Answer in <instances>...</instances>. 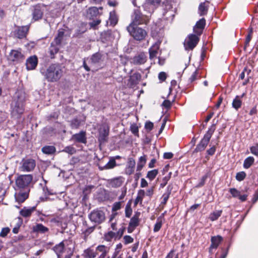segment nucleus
Returning a JSON list of instances; mask_svg holds the SVG:
<instances>
[{"instance_id": "864d4df0", "label": "nucleus", "mask_w": 258, "mask_h": 258, "mask_svg": "<svg viewBox=\"0 0 258 258\" xmlns=\"http://www.w3.org/2000/svg\"><path fill=\"white\" fill-rule=\"evenodd\" d=\"M162 224L161 221H159V220L158 219V221L156 222V223L154 225V230H153L155 232H158L161 228Z\"/></svg>"}, {"instance_id": "49530a36", "label": "nucleus", "mask_w": 258, "mask_h": 258, "mask_svg": "<svg viewBox=\"0 0 258 258\" xmlns=\"http://www.w3.org/2000/svg\"><path fill=\"white\" fill-rule=\"evenodd\" d=\"M246 176V173L244 171L238 172L236 175V179L239 181L243 180Z\"/></svg>"}, {"instance_id": "338daca9", "label": "nucleus", "mask_w": 258, "mask_h": 258, "mask_svg": "<svg viewBox=\"0 0 258 258\" xmlns=\"http://www.w3.org/2000/svg\"><path fill=\"white\" fill-rule=\"evenodd\" d=\"M145 195H146V193H145V191L143 189L139 190L138 191V196L141 198L143 199Z\"/></svg>"}, {"instance_id": "052dcab7", "label": "nucleus", "mask_w": 258, "mask_h": 258, "mask_svg": "<svg viewBox=\"0 0 258 258\" xmlns=\"http://www.w3.org/2000/svg\"><path fill=\"white\" fill-rule=\"evenodd\" d=\"M61 38H59V37L56 36L52 42L54 43V44H56V45H59L61 43Z\"/></svg>"}, {"instance_id": "ea45409f", "label": "nucleus", "mask_w": 258, "mask_h": 258, "mask_svg": "<svg viewBox=\"0 0 258 258\" xmlns=\"http://www.w3.org/2000/svg\"><path fill=\"white\" fill-rule=\"evenodd\" d=\"M105 239L108 241H111L113 238L116 239L115 233L112 231H109L105 234Z\"/></svg>"}, {"instance_id": "bb28decb", "label": "nucleus", "mask_w": 258, "mask_h": 258, "mask_svg": "<svg viewBox=\"0 0 258 258\" xmlns=\"http://www.w3.org/2000/svg\"><path fill=\"white\" fill-rule=\"evenodd\" d=\"M208 2L202 3L199 7V13L200 16L206 15L208 10Z\"/></svg>"}, {"instance_id": "f8f14e48", "label": "nucleus", "mask_w": 258, "mask_h": 258, "mask_svg": "<svg viewBox=\"0 0 258 258\" xmlns=\"http://www.w3.org/2000/svg\"><path fill=\"white\" fill-rule=\"evenodd\" d=\"M148 60L147 54L142 52L137 53L133 57L131 58V62L134 65L144 64Z\"/></svg>"}, {"instance_id": "c85d7f7f", "label": "nucleus", "mask_w": 258, "mask_h": 258, "mask_svg": "<svg viewBox=\"0 0 258 258\" xmlns=\"http://www.w3.org/2000/svg\"><path fill=\"white\" fill-rule=\"evenodd\" d=\"M98 253L93 249L89 248L84 250V255L86 258H95Z\"/></svg>"}, {"instance_id": "c9c22d12", "label": "nucleus", "mask_w": 258, "mask_h": 258, "mask_svg": "<svg viewBox=\"0 0 258 258\" xmlns=\"http://www.w3.org/2000/svg\"><path fill=\"white\" fill-rule=\"evenodd\" d=\"M42 151L46 154H52L55 151V148L54 146H49L42 148Z\"/></svg>"}, {"instance_id": "f257e3e1", "label": "nucleus", "mask_w": 258, "mask_h": 258, "mask_svg": "<svg viewBox=\"0 0 258 258\" xmlns=\"http://www.w3.org/2000/svg\"><path fill=\"white\" fill-rule=\"evenodd\" d=\"M25 95L20 91L15 93L11 103V114L13 118L18 119L24 111Z\"/></svg>"}, {"instance_id": "2f4dec72", "label": "nucleus", "mask_w": 258, "mask_h": 258, "mask_svg": "<svg viewBox=\"0 0 258 258\" xmlns=\"http://www.w3.org/2000/svg\"><path fill=\"white\" fill-rule=\"evenodd\" d=\"M222 213V210L215 211L210 214L209 215V219L212 221H215L217 220L219 217L221 216Z\"/></svg>"}, {"instance_id": "69168bd1", "label": "nucleus", "mask_w": 258, "mask_h": 258, "mask_svg": "<svg viewBox=\"0 0 258 258\" xmlns=\"http://www.w3.org/2000/svg\"><path fill=\"white\" fill-rule=\"evenodd\" d=\"M101 21L99 20H94L90 23V26L92 27H95L100 23Z\"/></svg>"}, {"instance_id": "412c9836", "label": "nucleus", "mask_w": 258, "mask_h": 258, "mask_svg": "<svg viewBox=\"0 0 258 258\" xmlns=\"http://www.w3.org/2000/svg\"><path fill=\"white\" fill-rule=\"evenodd\" d=\"M136 165L135 160L130 158L128 159L127 161V167L126 168V172L129 175L132 174L134 172L135 167Z\"/></svg>"}, {"instance_id": "72a5a7b5", "label": "nucleus", "mask_w": 258, "mask_h": 258, "mask_svg": "<svg viewBox=\"0 0 258 258\" xmlns=\"http://www.w3.org/2000/svg\"><path fill=\"white\" fill-rule=\"evenodd\" d=\"M242 102L240 97L237 96L233 100L232 107L237 110L241 106Z\"/></svg>"}, {"instance_id": "13d9d810", "label": "nucleus", "mask_w": 258, "mask_h": 258, "mask_svg": "<svg viewBox=\"0 0 258 258\" xmlns=\"http://www.w3.org/2000/svg\"><path fill=\"white\" fill-rule=\"evenodd\" d=\"M121 208V203L116 202L115 203L112 207V210L114 211H117Z\"/></svg>"}, {"instance_id": "e2e57ef3", "label": "nucleus", "mask_w": 258, "mask_h": 258, "mask_svg": "<svg viewBox=\"0 0 258 258\" xmlns=\"http://www.w3.org/2000/svg\"><path fill=\"white\" fill-rule=\"evenodd\" d=\"M216 151V148L214 146L211 147L210 149L207 151V153L209 155H213Z\"/></svg>"}, {"instance_id": "7c9ffc66", "label": "nucleus", "mask_w": 258, "mask_h": 258, "mask_svg": "<svg viewBox=\"0 0 258 258\" xmlns=\"http://www.w3.org/2000/svg\"><path fill=\"white\" fill-rule=\"evenodd\" d=\"M141 79V75L139 73H135L130 77V81L133 85L137 84Z\"/></svg>"}, {"instance_id": "4c0bfd02", "label": "nucleus", "mask_w": 258, "mask_h": 258, "mask_svg": "<svg viewBox=\"0 0 258 258\" xmlns=\"http://www.w3.org/2000/svg\"><path fill=\"white\" fill-rule=\"evenodd\" d=\"M254 159L252 157H248L246 158L243 163V167L244 168L247 169L250 167V166L253 164L254 162Z\"/></svg>"}, {"instance_id": "a211bd4d", "label": "nucleus", "mask_w": 258, "mask_h": 258, "mask_svg": "<svg viewBox=\"0 0 258 258\" xmlns=\"http://www.w3.org/2000/svg\"><path fill=\"white\" fill-rule=\"evenodd\" d=\"M206 23L205 19L202 18L198 21L195 27H194V32L195 34L198 35H200L203 31V29L205 27Z\"/></svg>"}, {"instance_id": "a19ab883", "label": "nucleus", "mask_w": 258, "mask_h": 258, "mask_svg": "<svg viewBox=\"0 0 258 258\" xmlns=\"http://www.w3.org/2000/svg\"><path fill=\"white\" fill-rule=\"evenodd\" d=\"M170 193H171L170 191L169 190H167V191L163 195L162 198V201H161V205L164 206L166 204V203L169 199Z\"/></svg>"}, {"instance_id": "6e6d98bb", "label": "nucleus", "mask_w": 258, "mask_h": 258, "mask_svg": "<svg viewBox=\"0 0 258 258\" xmlns=\"http://www.w3.org/2000/svg\"><path fill=\"white\" fill-rule=\"evenodd\" d=\"M153 126L154 124L153 122L151 121H147L145 123V127L147 130L150 131L153 129Z\"/></svg>"}, {"instance_id": "37998d69", "label": "nucleus", "mask_w": 258, "mask_h": 258, "mask_svg": "<svg viewBox=\"0 0 258 258\" xmlns=\"http://www.w3.org/2000/svg\"><path fill=\"white\" fill-rule=\"evenodd\" d=\"M130 130L135 136L139 137V127L136 123L131 125Z\"/></svg>"}, {"instance_id": "4be33fe9", "label": "nucleus", "mask_w": 258, "mask_h": 258, "mask_svg": "<svg viewBox=\"0 0 258 258\" xmlns=\"http://www.w3.org/2000/svg\"><path fill=\"white\" fill-rule=\"evenodd\" d=\"M29 30V27L27 26L18 27L17 30L16 35L19 38H22L26 36Z\"/></svg>"}, {"instance_id": "a878e982", "label": "nucleus", "mask_w": 258, "mask_h": 258, "mask_svg": "<svg viewBox=\"0 0 258 258\" xmlns=\"http://www.w3.org/2000/svg\"><path fill=\"white\" fill-rule=\"evenodd\" d=\"M33 230L35 232L41 233H45L48 231V229L42 224H37L35 226H33Z\"/></svg>"}, {"instance_id": "f704fd0d", "label": "nucleus", "mask_w": 258, "mask_h": 258, "mask_svg": "<svg viewBox=\"0 0 258 258\" xmlns=\"http://www.w3.org/2000/svg\"><path fill=\"white\" fill-rule=\"evenodd\" d=\"M59 50V47L58 45L54 44V43H51V45L49 48V52L51 54V57H54V55L58 52Z\"/></svg>"}, {"instance_id": "0e129e2a", "label": "nucleus", "mask_w": 258, "mask_h": 258, "mask_svg": "<svg viewBox=\"0 0 258 258\" xmlns=\"http://www.w3.org/2000/svg\"><path fill=\"white\" fill-rule=\"evenodd\" d=\"M173 155L172 153L167 152L165 153L163 155V157L165 159H169L172 158Z\"/></svg>"}, {"instance_id": "de8ad7c7", "label": "nucleus", "mask_w": 258, "mask_h": 258, "mask_svg": "<svg viewBox=\"0 0 258 258\" xmlns=\"http://www.w3.org/2000/svg\"><path fill=\"white\" fill-rule=\"evenodd\" d=\"M229 191L232 196L234 198H238L240 196V192L235 188H230Z\"/></svg>"}, {"instance_id": "393cba45", "label": "nucleus", "mask_w": 258, "mask_h": 258, "mask_svg": "<svg viewBox=\"0 0 258 258\" xmlns=\"http://www.w3.org/2000/svg\"><path fill=\"white\" fill-rule=\"evenodd\" d=\"M73 139H75L77 142L82 143H86V138L85 137V133L84 132H81L78 134L74 135L72 137Z\"/></svg>"}, {"instance_id": "09e8293b", "label": "nucleus", "mask_w": 258, "mask_h": 258, "mask_svg": "<svg viewBox=\"0 0 258 258\" xmlns=\"http://www.w3.org/2000/svg\"><path fill=\"white\" fill-rule=\"evenodd\" d=\"M199 77V71L196 70L192 74L191 77L189 78V81L190 82H192L196 79H197Z\"/></svg>"}, {"instance_id": "b1692460", "label": "nucleus", "mask_w": 258, "mask_h": 258, "mask_svg": "<svg viewBox=\"0 0 258 258\" xmlns=\"http://www.w3.org/2000/svg\"><path fill=\"white\" fill-rule=\"evenodd\" d=\"M66 250L67 249L64 248L63 242H60L54 247V251L56 253L58 258H61L62 253L65 252Z\"/></svg>"}, {"instance_id": "bf43d9fd", "label": "nucleus", "mask_w": 258, "mask_h": 258, "mask_svg": "<svg viewBox=\"0 0 258 258\" xmlns=\"http://www.w3.org/2000/svg\"><path fill=\"white\" fill-rule=\"evenodd\" d=\"M159 79L163 81L166 78V74L164 72H160L158 75Z\"/></svg>"}, {"instance_id": "4468645a", "label": "nucleus", "mask_w": 258, "mask_h": 258, "mask_svg": "<svg viewBox=\"0 0 258 258\" xmlns=\"http://www.w3.org/2000/svg\"><path fill=\"white\" fill-rule=\"evenodd\" d=\"M160 3L161 0H146L143 7L146 11L149 13H151L153 12Z\"/></svg>"}, {"instance_id": "603ef678", "label": "nucleus", "mask_w": 258, "mask_h": 258, "mask_svg": "<svg viewBox=\"0 0 258 258\" xmlns=\"http://www.w3.org/2000/svg\"><path fill=\"white\" fill-rule=\"evenodd\" d=\"M124 230H125V228L122 227V228H120L116 233H115L116 238L117 239H119L121 238V237L123 234Z\"/></svg>"}, {"instance_id": "774afa93", "label": "nucleus", "mask_w": 258, "mask_h": 258, "mask_svg": "<svg viewBox=\"0 0 258 258\" xmlns=\"http://www.w3.org/2000/svg\"><path fill=\"white\" fill-rule=\"evenodd\" d=\"M258 200V190L255 192L253 198L252 200L253 204L255 203Z\"/></svg>"}, {"instance_id": "6ab92c4d", "label": "nucleus", "mask_w": 258, "mask_h": 258, "mask_svg": "<svg viewBox=\"0 0 258 258\" xmlns=\"http://www.w3.org/2000/svg\"><path fill=\"white\" fill-rule=\"evenodd\" d=\"M38 63V59L36 56H30L27 59L26 63V68L28 70H32L35 69Z\"/></svg>"}, {"instance_id": "79ce46f5", "label": "nucleus", "mask_w": 258, "mask_h": 258, "mask_svg": "<svg viewBox=\"0 0 258 258\" xmlns=\"http://www.w3.org/2000/svg\"><path fill=\"white\" fill-rule=\"evenodd\" d=\"M158 172L157 169H154L151 171H149L148 172L147 177L150 179V180L154 179L156 175H157Z\"/></svg>"}, {"instance_id": "9d476101", "label": "nucleus", "mask_w": 258, "mask_h": 258, "mask_svg": "<svg viewBox=\"0 0 258 258\" xmlns=\"http://www.w3.org/2000/svg\"><path fill=\"white\" fill-rule=\"evenodd\" d=\"M148 21V17L143 15L139 11H135L133 16V22L130 25L138 26L142 24H146Z\"/></svg>"}, {"instance_id": "8fccbe9b", "label": "nucleus", "mask_w": 258, "mask_h": 258, "mask_svg": "<svg viewBox=\"0 0 258 258\" xmlns=\"http://www.w3.org/2000/svg\"><path fill=\"white\" fill-rule=\"evenodd\" d=\"M10 229L8 227L3 228L0 233V237H5L10 232Z\"/></svg>"}, {"instance_id": "2eb2a0df", "label": "nucleus", "mask_w": 258, "mask_h": 258, "mask_svg": "<svg viewBox=\"0 0 258 258\" xmlns=\"http://www.w3.org/2000/svg\"><path fill=\"white\" fill-rule=\"evenodd\" d=\"M45 7L42 5H38L34 7L32 12V19L34 21H37L41 19L43 15Z\"/></svg>"}, {"instance_id": "5701e85b", "label": "nucleus", "mask_w": 258, "mask_h": 258, "mask_svg": "<svg viewBox=\"0 0 258 258\" xmlns=\"http://www.w3.org/2000/svg\"><path fill=\"white\" fill-rule=\"evenodd\" d=\"M123 181V178L122 177H118L111 179L109 182V185L112 187L117 188L122 185Z\"/></svg>"}, {"instance_id": "4d7b16f0", "label": "nucleus", "mask_w": 258, "mask_h": 258, "mask_svg": "<svg viewBox=\"0 0 258 258\" xmlns=\"http://www.w3.org/2000/svg\"><path fill=\"white\" fill-rule=\"evenodd\" d=\"M250 150L252 154L258 156V145L251 147Z\"/></svg>"}, {"instance_id": "1a4fd4ad", "label": "nucleus", "mask_w": 258, "mask_h": 258, "mask_svg": "<svg viewBox=\"0 0 258 258\" xmlns=\"http://www.w3.org/2000/svg\"><path fill=\"white\" fill-rule=\"evenodd\" d=\"M36 165L35 161L32 159H23L21 162L20 170L23 172H30L34 169Z\"/></svg>"}, {"instance_id": "f03ea898", "label": "nucleus", "mask_w": 258, "mask_h": 258, "mask_svg": "<svg viewBox=\"0 0 258 258\" xmlns=\"http://www.w3.org/2000/svg\"><path fill=\"white\" fill-rule=\"evenodd\" d=\"M41 73L48 82H56L62 76L63 70L58 64H52Z\"/></svg>"}, {"instance_id": "ddd939ff", "label": "nucleus", "mask_w": 258, "mask_h": 258, "mask_svg": "<svg viewBox=\"0 0 258 258\" xmlns=\"http://www.w3.org/2000/svg\"><path fill=\"white\" fill-rule=\"evenodd\" d=\"M156 41L151 46L149 49V58L152 60L158 54L160 51V46L162 42L161 38H156Z\"/></svg>"}, {"instance_id": "0eeeda50", "label": "nucleus", "mask_w": 258, "mask_h": 258, "mask_svg": "<svg viewBox=\"0 0 258 258\" xmlns=\"http://www.w3.org/2000/svg\"><path fill=\"white\" fill-rule=\"evenodd\" d=\"M98 140L100 143H104L107 141L109 133V126L107 123H102L98 129Z\"/></svg>"}, {"instance_id": "9b49d317", "label": "nucleus", "mask_w": 258, "mask_h": 258, "mask_svg": "<svg viewBox=\"0 0 258 258\" xmlns=\"http://www.w3.org/2000/svg\"><path fill=\"white\" fill-rule=\"evenodd\" d=\"M33 179L31 174L23 175L20 176L16 180L17 185L20 188H24L28 186L32 181Z\"/></svg>"}, {"instance_id": "3c124183", "label": "nucleus", "mask_w": 258, "mask_h": 258, "mask_svg": "<svg viewBox=\"0 0 258 258\" xmlns=\"http://www.w3.org/2000/svg\"><path fill=\"white\" fill-rule=\"evenodd\" d=\"M89 13L90 14L93 15V16H96L99 14V9L97 7H92L89 9Z\"/></svg>"}, {"instance_id": "c756f323", "label": "nucleus", "mask_w": 258, "mask_h": 258, "mask_svg": "<svg viewBox=\"0 0 258 258\" xmlns=\"http://www.w3.org/2000/svg\"><path fill=\"white\" fill-rule=\"evenodd\" d=\"M35 209V208L34 207L29 209L25 208L20 211V213L22 216L24 217H28L31 215Z\"/></svg>"}, {"instance_id": "473e14b6", "label": "nucleus", "mask_w": 258, "mask_h": 258, "mask_svg": "<svg viewBox=\"0 0 258 258\" xmlns=\"http://www.w3.org/2000/svg\"><path fill=\"white\" fill-rule=\"evenodd\" d=\"M146 163V159L145 156H141L139 158V162L137 167V171H141Z\"/></svg>"}, {"instance_id": "dca6fc26", "label": "nucleus", "mask_w": 258, "mask_h": 258, "mask_svg": "<svg viewBox=\"0 0 258 258\" xmlns=\"http://www.w3.org/2000/svg\"><path fill=\"white\" fill-rule=\"evenodd\" d=\"M9 59L13 61H19L24 59V55L20 50H12L9 55Z\"/></svg>"}, {"instance_id": "20e7f679", "label": "nucleus", "mask_w": 258, "mask_h": 258, "mask_svg": "<svg viewBox=\"0 0 258 258\" xmlns=\"http://www.w3.org/2000/svg\"><path fill=\"white\" fill-rule=\"evenodd\" d=\"M215 130L214 125L211 127L207 131V133L205 135L204 138L202 139L200 143L197 146L196 149L193 152V153H197L204 151L207 146L210 140L212 137V134Z\"/></svg>"}, {"instance_id": "e433bc0d", "label": "nucleus", "mask_w": 258, "mask_h": 258, "mask_svg": "<svg viewBox=\"0 0 258 258\" xmlns=\"http://www.w3.org/2000/svg\"><path fill=\"white\" fill-rule=\"evenodd\" d=\"M116 165L115 160H110L104 166H99V168L100 170L108 169L113 168Z\"/></svg>"}, {"instance_id": "f3484780", "label": "nucleus", "mask_w": 258, "mask_h": 258, "mask_svg": "<svg viewBox=\"0 0 258 258\" xmlns=\"http://www.w3.org/2000/svg\"><path fill=\"white\" fill-rule=\"evenodd\" d=\"M140 213H137L135 215L131 218V221L129 223L128 227V232L131 233L135 229V228L139 225V216Z\"/></svg>"}, {"instance_id": "a18cd8bd", "label": "nucleus", "mask_w": 258, "mask_h": 258, "mask_svg": "<svg viewBox=\"0 0 258 258\" xmlns=\"http://www.w3.org/2000/svg\"><path fill=\"white\" fill-rule=\"evenodd\" d=\"M125 214L126 217L130 218L132 214V209L130 204H127L125 208Z\"/></svg>"}, {"instance_id": "680f3d73", "label": "nucleus", "mask_w": 258, "mask_h": 258, "mask_svg": "<svg viewBox=\"0 0 258 258\" xmlns=\"http://www.w3.org/2000/svg\"><path fill=\"white\" fill-rule=\"evenodd\" d=\"M162 106L166 108H168L171 106V102L168 100H166L162 103Z\"/></svg>"}, {"instance_id": "6e6552de", "label": "nucleus", "mask_w": 258, "mask_h": 258, "mask_svg": "<svg viewBox=\"0 0 258 258\" xmlns=\"http://www.w3.org/2000/svg\"><path fill=\"white\" fill-rule=\"evenodd\" d=\"M199 41V38L198 35L190 34L185 39L184 42V46L186 50L192 49L198 44Z\"/></svg>"}, {"instance_id": "aec40b11", "label": "nucleus", "mask_w": 258, "mask_h": 258, "mask_svg": "<svg viewBox=\"0 0 258 258\" xmlns=\"http://www.w3.org/2000/svg\"><path fill=\"white\" fill-rule=\"evenodd\" d=\"M222 240L223 238L220 235L212 236L211 237V244L210 247L209 252L212 253V249L217 248Z\"/></svg>"}, {"instance_id": "5fc2aeb1", "label": "nucleus", "mask_w": 258, "mask_h": 258, "mask_svg": "<svg viewBox=\"0 0 258 258\" xmlns=\"http://www.w3.org/2000/svg\"><path fill=\"white\" fill-rule=\"evenodd\" d=\"M124 242L125 244L132 243L134 239L129 235H125L123 237Z\"/></svg>"}, {"instance_id": "c03bdc74", "label": "nucleus", "mask_w": 258, "mask_h": 258, "mask_svg": "<svg viewBox=\"0 0 258 258\" xmlns=\"http://www.w3.org/2000/svg\"><path fill=\"white\" fill-rule=\"evenodd\" d=\"M62 151L73 155L76 153V150L72 146H67Z\"/></svg>"}, {"instance_id": "cd10ccee", "label": "nucleus", "mask_w": 258, "mask_h": 258, "mask_svg": "<svg viewBox=\"0 0 258 258\" xmlns=\"http://www.w3.org/2000/svg\"><path fill=\"white\" fill-rule=\"evenodd\" d=\"M28 196V194L26 192L22 191L17 193L15 195L16 200L19 203L24 202Z\"/></svg>"}, {"instance_id": "58836bf2", "label": "nucleus", "mask_w": 258, "mask_h": 258, "mask_svg": "<svg viewBox=\"0 0 258 258\" xmlns=\"http://www.w3.org/2000/svg\"><path fill=\"white\" fill-rule=\"evenodd\" d=\"M109 251V248L104 245H98L96 249V251H99L101 252V254L106 255L107 253Z\"/></svg>"}, {"instance_id": "7ed1b4c3", "label": "nucleus", "mask_w": 258, "mask_h": 258, "mask_svg": "<svg viewBox=\"0 0 258 258\" xmlns=\"http://www.w3.org/2000/svg\"><path fill=\"white\" fill-rule=\"evenodd\" d=\"M127 30L135 39L139 41L143 40L147 34L146 30L135 25H130Z\"/></svg>"}, {"instance_id": "423d86ee", "label": "nucleus", "mask_w": 258, "mask_h": 258, "mask_svg": "<svg viewBox=\"0 0 258 258\" xmlns=\"http://www.w3.org/2000/svg\"><path fill=\"white\" fill-rule=\"evenodd\" d=\"M101 58L102 55L101 54L99 53H96L92 55L90 58H87V59L85 58L83 61V67L84 69L88 72L90 71V68L87 65V61H88V63L91 67H93L100 63L101 61Z\"/></svg>"}, {"instance_id": "39448f33", "label": "nucleus", "mask_w": 258, "mask_h": 258, "mask_svg": "<svg viewBox=\"0 0 258 258\" xmlns=\"http://www.w3.org/2000/svg\"><path fill=\"white\" fill-rule=\"evenodd\" d=\"M90 220L97 224L102 223L105 219L104 212L100 210L93 211L89 215Z\"/></svg>"}]
</instances>
